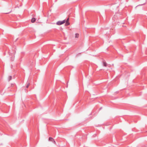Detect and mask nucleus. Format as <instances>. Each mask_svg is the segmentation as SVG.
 I'll return each mask as SVG.
<instances>
[{
    "instance_id": "obj_11",
    "label": "nucleus",
    "mask_w": 147,
    "mask_h": 147,
    "mask_svg": "<svg viewBox=\"0 0 147 147\" xmlns=\"http://www.w3.org/2000/svg\"><path fill=\"white\" fill-rule=\"evenodd\" d=\"M145 4V3H144V4H141V5H144Z\"/></svg>"
},
{
    "instance_id": "obj_7",
    "label": "nucleus",
    "mask_w": 147,
    "mask_h": 147,
    "mask_svg": "<svg viewBox=\"0 0 147 147\" xmlns=\"http://www.w3.org/2000/svg\"><path fill=\"white\" fill-rule=\"evenodd\" d=\"M12 77L11 76H9L8 77V80L9 81H10L12 79Z\"/></svg>"
},
{
    "instance_id": "obj_8",
    "label": "nucleus",
    "mask_w": 147,
    "mask_h": 147,
    "mask_svg": "<svg viewBox=\"0 0 147 147\" xmlns=\"http://www.w3.org/2000/svg\"><path fill=\"white\" fill-rule=\"evenodd\" d=\"M30 83H28L27 84V85L26 86V88H28V87L29 86H30Z\"/></svg>"
},
{
    "instance_id": "obj_14",
    "label": "nucleus",
    "mask_w": 147,
    "mask_h": 147,
    "mask_svg": "<svg viewBox=\"0 0 147 147\" xmlns=\"http://www.w3.org/2000/svg\"><path fill=\"white\" fill-rule=\"evenodd\" d=\"M49 138H52L51 137H49Z\"/></svg>"
},
{
    "instance_id": "obj_10",
    "label": "nucleus",
    "mask_w": 147,
    "mask_h": 147,
    "mask_svg": "<svg viewBox=\"0 0 147 147\" xmlns=\"http://www.w3.org/2000/svg\"><path fill=\"white\" fill-rule=\"evenodd\" d=\"M13 59H13V57H12L11 58V60L12 61H13Z\"/></svg>"
},
{
    "instance_id": "obj_1",
    "label": "nucleus",
    "mask_w": 147,
    "mask_h": 147,
    "mask_svg": "<svg viewBox=\"0 0 147 147\" xmlns=\"http://www.w3.org/2000/svg\"><path fill=\"white\" fill-rule=\"evenodd\" d=\"M65 20H64L62 21H57L56 22V24L58 25H61L64 23H65Z\"/></svg>"
},
{
    "instance_id": "obj_2",
    "label": "nucleus",
    "mask_w": 147,
    "mask_h": 147,
    "mask_svg": "<svg viewBox=\"0 0 147 147\" xmlns=\"http://www.w3.org/2000/svg\"><path fill=\"white\" fill-rule=\"evenodd\" d=\"M48 141L49 144H52L55 143V141L53 138H48Z\"/></svg>"
},
{
    "instance_id": "obj_3",
    "label": "nucleus",
    "mask_w": 147,
    "mask_h": 147,
    "mask_svg": "<svg viewBox=\"0 0 147 147\" xmlns=\"http://www.w3.org/2000/svg\"><path fill=\"white\" fill-rule=\"evenodd\" d=\"M36 20V19L35 18H32L31 20V22L32 23H34Z\"/></svg>"
},
{
    "instance_id": "obj_12",
    "label": "nucleus",
    "mask_w": 147,
    "mask_h": 147,
    "mask_svg": "<svg viewBox=\"0 0 147 147\" xmlns=\"http://www.w3.org/2000/svg\"><path fill=\"white\" fill-rule=\"evenodd\" d=\"M9 12H8V13H6V14H7V13H9Z\"/></svg>"
},
{
    "instance_id": "obj_13",
    "label": "nucleus",
    "mask_w": 147,
    "mask_h": 147,
    "mask_svg": "<svg viewBox=\"0 0 147 147\" xmlns=\"http://www.w3.org/2000/svg\"><path fill=\"white\" fill-rule=\"evenodd\" d=\"M102 108V107H101V108H100V109H101Z\"/></svg>"
},
{
    "instance_id": "obj_4",
    "label": "nucleus",
    "mask_w": 147,
    "mask_h": 147,
    "mask_svg": "<svg viewBox=\"0 0 147 147\" xmlns=\"http://www.w3.org/2000/svg\"><path fill=\"white\" fill-rule=\"evenodd\" d=\"M103 65L104 66L106 67L107 65V64L105 61H103Z\"/></svg>"
},
{
    "instance_id": "obj_9",
    "label": "nucleus",
    "mask_w": 147,
    "mask_h": 147,
    "mask_svg": "<svg viewBox=\"0 0 147 147\" xmlns=\"http://www.w3.org/2000/svg\"><path fill=\"white\" fill-rule=\"evenodd\" d=\"M69 18H68L66 20H65V22H69Z\"/></svg>"
},
{
    "instance_id": "obj_5",
    "label": "nucleus",
    "mask_w": 147,
    "mask_h": 147,
    "mask_svg": "<svg viewBox=\"0 0 147 147\" xmlns=\"http://www.w3.org/2000/svg\"><path fill=\"white\" fill-rule=\"evenodd\" d=\"M65 23V26H68L70 24V23H69V22H66Z\"/></svg>"
},
{
    "instance_id": "obj_6",
    "label": "nucleus",
    "mask_w": 147,
    "mask_h": 147,
    "mask_svg": "<svg viewBox=\"0 0 147 147\" xmlns=\"http://www.w3.org/2000/svg\"><path fill=\"white\" fill-rule=\"evenodd\" d=\"M79 34L78 33L75 34V38H78L79 37Z\"/></svg>"
}]
</instances>
